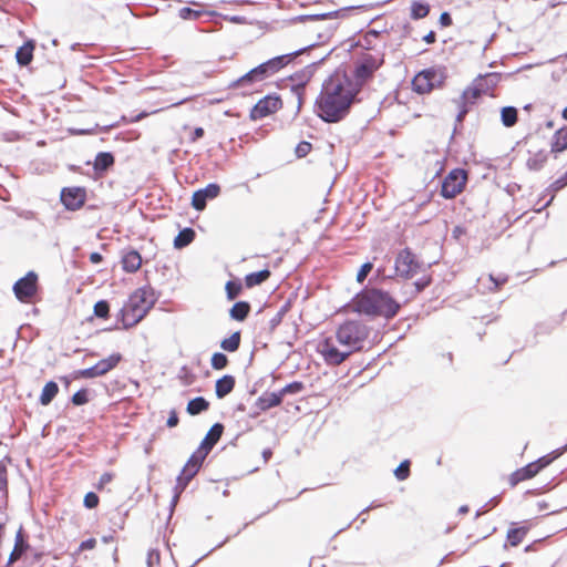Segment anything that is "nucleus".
<instances>
[{
	"instance_id": "obj_1",
	"label": "nucleus",
	"mask_w": 567,
	"mask_h": 567,
	"mask_svg": "<svg viewBox=\"0 0 567 567\" xmlns=\"http://www.w3.org/2000/svg\"><path fill=\"white\" fill-rule=\"evenodd\" d=\"M371 328L359 319H348L340 323L334 336L323 337L317 346V352L328 365L338 367L350 355L363 350Z\"/></svg>"
},
{
	"instance_id": "obj_2",
	"label": "nucleus",
	"mask_w": 567,
	"mask_h": 567,
	"mask_svg": "<svg viewBox=\"0 0 567 567\" xmlns=\"http://www.w3.org/2000/svg\"><path fill=\"white\" fill-rule=\"evenodd\" d=\"M358 94L347 72L337 70L322 84L315 103L316 113L327 123H338L349 114Z\"/></svg>"
},
{
	"instance_id": "obj_3",
	"label": "nucleus",
	"mask_w": 567,
	"mask_h": 567,
	"mask_svg": "<svg viewBox=\"0 0 567 567\" xmlns=\"http://www.w3.org/2000/svg\"><path fill=\"white\" fill-rule=\"evenodd\" d=\"M349 307L360 315L388 319L395 317L400 310V303L389 292L377 288H367L357 293Z\"/></svg>"
},
{
	"instance_id": "obj_4",
	"label": "nucleus",
	"mask_w": 567,
	"mask_h": 567,
	"mask_svg": "<svg viewBox=\"0 0 567 567\" xmlns=\"http://www.w3.org/2000/svg\"><path fill=\"white\" fill-rule=\"evenodd\" d=\"M383 63L384 53L382 51L358 53L353 62L352 84L357 86L359 92L373 80L375 72Z\"/></svg>"
},
{
	"instance_id": "obj_5",
	"label": "nucleus",
	"mask_w": 567,
	"mask_h": 567,
	"mask_svg": "<svg viewBox=\"0 0 567 567\" xmlns=\"http://www.w3.org/2000/svg\"><path fill=\"white\" fill-rule=\"evenodd\" d=\"M144 288L135 290L124 303L120 311V320L124 329L136 326L148 312L152 307V300Z\"/></svg>"
},
{
	"instance_id": "obj_6",
	"label": "nucleus",
	"mask_w": 567,
	"mask_h": 567,
	"mask_svg": "<svg viewBox=\"0 0 567 567\" xmlns=\"http://www.w3.org/2000/svg\"><path fill=\"white\" fill-rule=\"evenodd\" d=\"M445 80V72L432 66L417 72L412 79L411 85L413 92L425 95L436 89L443 87Z\"/></svg>"
},
{
	"instance_id": "obj_7",
	"label": "nucleus",
	"mask_w": 567,
	"mask_h": 567,
	"mask_svg": "<svg viewBox=\"0 0 567 567\" xmlns=\"http://www.w3.org/2000/svg\"><path fill=\"white\" fill-rule=\"evenodd\" d=\"M39 290V276L33 270L28 271L22 278L18 279L12 287L14 297L25 305L35 302Z\"/></svg>"
},
{
	"instance_id": "obj_8",
	"label": "nucleus",
	"mask_w": 567,
	"mask_h": 567,
	"mask_svg": "<svg viewBox=\"0 0 567 567\" xmlns=\"http://www.w3.org/2000/svg\"><path fill=\"white\" fill-rule=\"evenodd\" d=\"M423 268V262L410 248L400 250L395 257L394 271L398 277L412 279L421 272Z\"/></svg>"
},
{
	"instance_id": "obj_9",
	"label": "nucleus",
	"mask_w": 567,
	"mask_h": 567,
	"mask_svg": "<svg viewBox=\"0 0 567 567\" xmlns=\"http://www.w3.org/2000/svg\"><path fill=\"white\" fill-rule=\"evenodd\" d=\"M468 179V174L463 168H454L447 173L442 182L441 196L445 199H453L460 195Z\"/></svg>"
},
{
	"instance_id": "obj_10",
	"label": "nucleus",
	"mask_w": 567,
	"mask_h": 567,
	"mask_svg": "<svg viewBox=\"0 0 567 567\" xmlns=\"http://www.w3.org/2000/svg\"><path fill=\"white\" fill-rule=\"evenodd\" d=\"M284 102L277 94H268L260 99L249 112V118L251 121L262 120L270 116L281 110Z\"/></svg>"
},
{
	"instance_id": "obj_11",
	"label": "nucleus",
	"mask_w": 567,
	"mask_h": 567,
	"mask_svg": "<svg viewBox=\"0 0 567 567\" xmlns=\"http://www.w3.org/2000/svg\"><path fill=\"white\" fill-rule=\"evenodd\" d=\"M60 199L65 209L79 210L86 202V189L80 186L64 187L61 190Z\"/></svg>"
},
{
	"instance_id": "obj_12",
	"label": "nucleus",
	"mask_w": 567,
	"mask_h": 567,
	"mask_svg": "<svg viewBox=\"0 0 567 567\" xmlns=\"http://www.w3.org/2000/svg\"><path fill=\"white\" fill-rule=\"evenodd\" d=\"M220 194V186L216 183L208 184L205 188L198 189L193 194L192 206L202 212L206 207L208 199H214Z\"/></svg>"
},
{
	"instance_id": "obj_13",
	"label": "nucleus",
	"mask_w": 567,
	"mask_h": 567,
	"mask_svg": "<svg viewBox=\"0 0 567 567\" xmlns=\"http://www.w3.org/2000/svg\"><path fill=\"white\" fill-rule=\"evenodd\" d=\"M270 75L271 74L269 73V71L267 70L265 64L261 63L258 66H256L252 70H250L249 72H247L241 78H239L235 82V86L243 87V86H246V85L251 84L254 82L264 81L265 79L269 78Z\"/></svg>"
},
{
	"instance_id": "obj_14",
	"label": "nucleus",
	"mask_w": 567,
	"mask_h": 567,
	"mask_svg": "<svg viewBox=\"0 0 567 567\" xmlns=\"http://www.w3.org/2000/svg\"><path fill=\"white\" fill-rule=\"evenodd\" d=\"M380 34L377 31H369L361 38H359L355 43V55L359 52H373V51H382L379 48Z\"/></svg>"
},
{
	"instance_id": "obj_15",
	"label": "nucleus",
	"mask_w": 567,
	"mask_h": 567,
	"mask_svg": "<svg viewBox=\"0 0 567 567\" xmlns=\"http://www.w3.org/2000/svg\"><path fill=\"white\" fill-rule=\"evenodd\" d=\"M302 52H303V49H300L292 53L278 55V56H275V58L264 62V64L267 68V70L269 71V73L272 75V74L279 72L281 69H284L287 64H289L293 60V58H296L297 55H299Z\"/></svg>"
},
{
	"instance_id": "obj_16",
	"label": "nucleus",
	"mask_w": 567,
	"mask_h": 567,
	"mask_svg": "<svg viewBox=\"0 0 567 567\" xmlns=\"http://www.w3.org/2000/svg\"><path fill=\"white\" fill-rule=\"evenodd\" d=\"M122 269L127 274H134L142 267V256L135 249L125 251L121 258Z\"/></svg>"
},
{
	"instance_id": "obj_17",
	"label": "nucleus",
	"mask_w": 567,
	"mask_h": 567,
	"mask_svg": "<svg viewBox=\"0 0 567 567\" xmlns=\"http://www.w3.org/2000/svg\"><path fill=\"white\" fill-rule=\"evenodd\" d=\"M535 468L536 467L533 466L532 463H529L526 466L516 470L511 475H508V477H507L508 485L511 487H515L520 482H524V481L535 477L537 475Z\"/></svg>"
},
{
	"instance_id": "obj_18",
	"label": "nucleus",
	"mask_w": 567,
	"mask_h": 567,
	"mask_svg": "<svg viewBox=\"0 0 567 567\" xmlns=\"http://www.w3.org/2000/svg\"><path fill=\"white\" fill-rule=\"evenodd\" d=\"M529 529L530 527L528 525L518 526L517 524H512V527L506 534V543L511 547L518 546L524 540Z\"/></svg>"
},
{
	"instance_id": "obj_19",
	"label": "nucleus",
	"mask_w": 567,
	"mask_h": 567,
	"mask_svg": "<svg viewBox=\"0 0 567 567\" xmlns=\"http://www.w3.org/2000/svg\"><path fill=\"white\" fill-rule=\"evenodd\" d=\"M567 150V125L558 128L551 136L550 153L557 155Z\"/></svg>"
},
{
	"instance_id": "obj_20",
	"label": "nucleus",
	"mask_w": 567,
	"mask_h": 567,
	"mask_svg": "<svg viewBox=\"0 0 567 567\" xmlns=\"http://www.w3.org/2000/svg\"><path fill=\"white\" fill-rule=\"evenodd\" d=\"M223 433L224 425L221 423H215L209 429L199 446H202L203 449L210 453L215 444L220 440Z\"/></svg>"
},
{
	"instance_id": "obj_21",
	"label": "nucleus",
	"mask_w": 567,
	"mask_h": 567,
	"mask_svg": "<svg viewBox=\"0 0 567 567\" xmlns=\"http://www.w3.org/2000/svg\"><path fill=\"white\" fill-rule=\"evenodd\" d=\"M548 159V153L546 150H529L526 165L532 171H539L544 167Z\"/></svg>"
},
{
	"instance_id": "obj_22",
	"label": "nucleus",
	"mask_w": 567,
	"mask_h": 567,
	"mask_svg": "<svg viewBox=\"0 0 567 567\" xmlns=\"http://www.w3.org/2000/svg\"><path fill=\"white\" fill-rule=\"evenodd\" d=\"M28 549L29 544L24 540L22 528H20L16 534L14 547L10 553L8 564L19 560Z\"/></svg>"
},
{
	"instance_id": "obj_23",
	"label": "nucleus",
	"mask_w": 567,
	"mask_h": 567,
	"mask_svg": "<svg viewBox=\"0 0 567 567\" xmlns=\"http://www.w3.org/2000/svg\"><path fill=\"white\" fill-rule=\"evenodd\" d=\"M122 361V354L112 353L107 358H104L95 363L96 370L100 377L105 375L113 369L117 367V364Z\"/></svg>"
},
{
	"instance_id": "obj_24",
	"label": "nucleus",
	"mask_w": 567,
	"mask_h": 567,
	"mask_svg": "<svg viewBox=\"0 0 567 567\" xmlns=\"http://www.w3.org/2000/svg\"><path fill=\"white\" fill-rule=\"evenodd\" d=\"M236 380L233 375H224L218 379L215 384V392L218 399H223L228 395L235 388Z\"/></svg>"
},
{
	"instance_id": "obj_25",
	"label": "nucleus",
	"mask_w": 567,
	"mask_h": 567,
	"mask_svg": "<svg viewBox=\"0 0 567 567\" xmlns=\"http://www.w3.org/2000/svg\"><path fill=\"white\" fill-rule=\"evenodd\" d=\"M480 89L484 90V95H494V90L497 86L498 78L496 74H486L484 76H480L474 81Z\"/></svg>"
},
{
	"instance_id": "obj_26",
	"label": "nucleus",
	"mask_w": 567,
	"mask_h": 567,
	"mask_svg": "<svg viewBox=\"0 0 567 567\" xmlns=\"http://www.w3.org/2000/svg\"><path fill=\"white\" fill-rule=\"evenodd\" d=\"M34 44L32 41L25 42L16 53L17 61L20 65L27 66L33 59Z\"/></svg>"
},
{
	"instance_id": "obj_27",
	"label": "nucleus",
	"mask_w": 567,
	"mask_h": 567,
	"mask_svg": "<svg viewBox=\"0 0 567 567\" xmlns=\"http://www.w3.org/2000/svg\"><path fill=\"white\" fill-rule=\"evenodd\" d=\"M198 471L199 468H197L194 464L187 461L177 478L178 486L182 489H184L187 486V484L194 478V476L198 473Z\"/></svg>"
},
{
	"instance_id": "obj_28",
	"label": "nucleus",
	"mask_w": 567,
	"mask_h": 567,
	"mask_svg": "<svg viewBox=\"0 0 567 567\" xmlns=\"http://www.w3.org/2000/svg\"><path fill=\"white\" fill-rule=\"evenodd\" d=\"M195 236L196 234L193 228L187 227L182 229L174 239V247L177 249H182L188 246L190 243H193Z\"/></svg>"
},
{
	"instance_id": "obj_29",
	"label": "nucleus",
	"mask_w": 567,
	"mask_h": 567,
	"mask_svg": "<svg viewBox=\"0 0 567 567\" xmlns=\"http://www.w3.org/2000/svg\"><path fill=\"white\" fill-rule=\"evenodd\" d=\"M59 393V386L54 381H49L45 383V385L42 389V392L40 394V403L42 405H49L52 400Z\"/></svg>"
},
{
	"instance_id": "obj_30",
	"label": "nucleus",
	"mask_w": 567,
	"mask_h": 567,
	"mask_svg": "<svg viewBox=\"0 0 567 567\" xmlns=\"http://www.w3.org/2000/svg\"><path fill=\"white\" fill-rule=\"evenodd\" d=\"M249 312L250 305L247 301H238L231 307L229 315L237 321H244L248 317Z\"/></svg>"
},
{
	"instance_id": "obj_31",
	"label": "nucleus",
	"mask_w": 567,
	"mask_h": 567,
	"mask_svg": "<svg viewBox=\"0 0 567 567\" xmlns=\"http://www.w3.org/2000/svg\"><path fill=\"white\" fill-rule=\"evenodd\" d=\"M270 277V270L262 269L257 272L248 274L245 277V285L247 288H252L255 286L261 285Z\"/></svg>"
},
{
	"instance_id": "obj_32",
	"label": "nucleus",
	"mask_w": 567,
	"mask_h": 567,
	"mask_svg": "<svg viewBox=\"0 0 567 567\" xmlns=\"http://www.w3.org/2000/svg\"><path fill=\"white\" fill-rule=\"evenodd\" d=\"M208 408L209 402L203 396H197L188 402L186 411L190 415H197L208 410Z\"/></svg>"
},
{
	"instance_id": "obj_33",
	"label": "nucleus",
	"mask_w": 567,
	"mask_h": 567,
	"mask_svg": "<svg viewBox=\"0 0 567 567\" xmlns=\"http://www.w3.org/2000/svg\"><path fill=\"white\" fill-rule=\"evenodd\" d=\"M484 93V90L480 89L474 82L471 86L464 90L462 94L463 104H474Z\"/></svg>"
},
{
	"instance_id": "obj_34",
	"label": "nucleus",
	"mask_w": 567,
	"mask_h": 567,
	"mask_svg": "<svg viewBox=\"0 0 567 567\" xmlns=\"http://www.w3.org/2000/svg\"><path fill=\"white\" fill-rule=\"evenodd\" d=\"M281 402H282V396H281L280 391L271 392V393H265L259 399V404H260L262 410H267V409H270V408L278 406V405L281 404Z\"/></svg>"
},
{
	"instance_id": "obj_35",
	"label": "nucleus",
	"mask_w": 567,
	"mask_h": 567,
	"mask_svg": "<svg viewBox=\"0 0 567 567\" xmlns=\"http://www.w3.org/2000/svg\"><path fill=\"white\" fill-rule=\"evenodd\" d=\"M241 341L240 331L231 333L228 338L221 340L220 347L227 352H235L239 349Z\"/></svg>"
},
{
	"instance_id": "obj_36",
	"label": "nucleus",
	"mask_w": 567,
	"mask_h": 567,
	"mask_svg": "<svg viewBox=\"0 0 567 567\" xmlns=\"http://www.w3.org/2000/svg\"><path fill=\"white\" fill-rule=\"evenodd\" d=\"M502 123L506 127H512L517 123L518 112L514 106H505L501 111Z\"/></svg>"
},
{
	"instance_id": "obj_37",
	"label": "nucleus",
	"mask_w": 567,
	"mask_h": 567,
	"mask_svg": "<svg viewBox=\"0 0 567 567\" xmlns=\"http://www.w3.org/2000/svg\"><path fill=\"white\" fill-rule=\"evenodd\" d=\"M114 164V156L107 152H101L95 156L94 168L97 171H106Z\"/></svg>"
},
{
	"instance_id": "obj_38",
	"label": "nucleus",
	"mask_w": 567,
	"mask_h": 567,
	"mask_svg": "<svg viewBox=\"0 0 567 567\" xmlns=\"http://www.w3.org/2000/svg\"><path fill=\"white\" fill-rule=\"evenodd\" d=\"M410 9V16L413 20L423 19L430 13V4L421 1H413Z\"/></svg>"
},
{
	"instance_id": "obj_39",
	"label": "nucleus",
	"mask_w": 567,
	"mask_h": 567,
	"mask_svg": "<svg viewBox=\"0 0 567 567\" xmlns=\"http://www.w3.org/2000/svg\"><path fill=\"white\" fill-rule=\"evenodd\" d=\"M208 454H209V452H207L202 446H198V449L188 458V462L194 464L197 468L200 470V467H202L204 461L206 460V457L208 456Z\"/></svg>"
},
{
	"instance_id": "obj_40",
	"label": "nucleus",
	"mask_w": 567,
	"mask_h": 567,
	"mask_svg": "<svg viewBox=\"0 0 567 567\" xmlns=\"http://www.w3.org/2000/svg\"><path fill=\"white\" fill-rule=\"evenodd\" d=\"M93 312L95 317L107 319L110 317V305L106 300H100L94 305Z\"/></svg>"
},
{
	"instance_id": "obj_41",
	"label": "nucleus",
	"mask_w": 567,
	"mask_h": 567,
	"mask_svg": "<svg viewBox=\"0 0 567 567\" xmlns=\"http://www.w3.org/2000/svg\"><path fill=\"white\" fill-rule=\"evenodd\" d=\"M210 365L215 370H223L228 365V358L221 352H215L212 355Z\"/></svg>"
},
{
	"instance_id": "obj_42",
	"label": "nucleus",
	"mask_w": 567,
	"mask_h": 567,
	"mask_svg": "<svg viewBox=\"0 0 567 567\" xmlns=\"http://www.w3.org/2000/svg\"><path fill=\"white\" fill-rule=\"evenodd\" d=\"M432 281V277L430 275L423 276L421 279L415 281L413 286V290L410 292V298L415 297L417 293H420L423 289H425Z\"/></svg>"
},
{
	"instance_id": "obj_43",
	"label": "nucleus",
	"mask_w": 567,
	"mask_h": 567,
	"mask_svg": "<svg viewBox=\"0 0 567 567\" xmlns=\"http://www.w3.org/2000/svg\"><path fill=\"white\" fill-rule=\"evenodd\" d=\"M227 298L234 300L243 290L241 284L237 281H228L225 286Z\"/></svg>"
},
{
	"instance_id": "obj_44",
	"label": "nucleus",
	"mask_w": 567,
	"mask_h": 567,
	"mask_svg": "<svg viewBox=\"0 0 567 567\" xmlns=\"http://www.w3.org/2000/svg\"><path fill=\"white\" fill-rule=\"evenodd\" d=\"M410 465L411 462L409 460H405L400 463V465L395 468L394 475L399 481H404L410 475Z\"/></svg>"
},
{
	"instance_id": "obj_45",
	"label": "nucleus",
	"mask_w": 567,
	"mask_h": 567,
	"mask_svg": "<svg viewBox=\"0 0 567 567\" xmlns=\"http://www.w3.org/2000/svg\"><path fill=\"white\" fill-rule=\"evenodd\" d=\"M556 457L557 455H554L553 453L547 454L545 456L539 457L537 461L532 462V465L536 467L535 471L538 474L543 468L548 466Z\"/></svg>"
},
{
	"instance_id": "obj_46",
	"label": "nucleus",
	"mask_w": 567,
	"mask_h": 567,
	"mask_svg": "<svg viewBox=\"0 0 567 567\" xmlns=\"http://www.w3.org/2000/svg\"><path fill=\"white\" fill-rule=\"evenodd\" d=\"M489 281L493 284V287L489 288L492 291H498L507 281L508 276L507 275H488Z\"/></svg>"
},
{
	"instance_id": "obj_47",
	"label": "nucleus",
	"mask_w": 567,
	"mask_h": 567,
	"mask_svg": "<svg viewBox=\"0 0 567 567\" xmlns=\"http://www.w3.org/2000/svg\"><path fill=\"white\" fill-rule=\"evenodd\" d=\"M312 150V144L307 141H301L295 148V154L298 158L306 157Z\"/></svg>"
},
{
	"instance_id": "obj_48",
	"label": "nucleus",
	"mask_w": 567,
	"mask_h": 567,
	"mask_svg": "<svg viewBox=\"0 0 567 567\" xmlns=\"http://www.w3.org/2000/svg\"><path fill=\"white\" fill-rule=\"evenodd\" d=\"M302 390H303L302 382L296 381V382L289 383L286 386H284L280 390V393H281V396L284 398L286 394H296V393L301 392Z\"/></svg>"
},
{
	"instance_id": "obj_49",
	"label": "nucleus",
	"mask_w": 567,
	"mask_h": 567,
	"mask_svg": "<svg viewBox=\"0 0 567 567\" xmlns=\"http://www.w3.org/2000/svg\"><path fill=\"white\" fill-rule=\"evenodd\" d=\"M100 504V498L94 492H89L84 495L83 498V505L89 508L93 509L96 508Z\"/></svg>"
},
{
	"instance_id": "obj_50",
	"label": "nucleus",
	"mask_w": 567,
	"mask_h": 567,
	"mask_svg": "<svg viewBox=\"0 0 567 567\" xmlns=\"http://www.w3.org/2000/svg\"><path fill=\"white\" fill-rule=\"evenodd\" d=\"M97 377H100V374L96 370L95 364L91 368L79 370L78 372H75L74 375L75 379H93Z\"/></svg>"
},
{
	"instance_id": "obj_51",
	"label": "nucleus",
	"mask_w": 567,
	"mask_h": 567,
	"mask_svg": "<svg viewBox=\"0 0 567 567\" xmlns=\"http://www.w3.org/2000/svg\"><path fill=\"white\" fill-rule=\"evenodd\" d=\"M72 403L74 405H83V404H86L89 402V393H87V390L85 389H82V390H79L78 392H75L73 395H72V399H71Z\"/></svg>"
},
{
	"instance_id": "obj_52",
	"label": "nucleus",
	"mask_w": 567,
	"mask_h": 567,
	"mask_svg": "<svg viewBox=\"0 0 567 567\" xmlns=\"http://www.w3.org/2000/svg\"><path fill=\"white\" fill-rule=\"evenodd\" d=\"M372 269H373V264L372 262H364L360 267V269H359V271L357 274V281L359 284H362L367 279L368 275L371 272Z\"/></svg>"
},
{
	"instance_id": "obj_53",
	"label": "nucleus",
	"mask_w": 567,
	"mask_h": 567,
	"mask_svg": "<svg viewBox=\"0 0 567 567\" xmlns=\"http://www.w3.org/2000/svg\"><path fill=\"white\" fill-rule=\"evenodd\" d=\"M114 480V474L111 473V472H105L103 473L100 478H99V482L95 484V488L99 491V492H102L104 489V487L111 483L112 481Z\"/></svg>"
},
{
	"instance_id": "obj_54",
	"label": "nucleus",
	"mask_w": 567,
	"mask_h": 567,
	"mask_svg": "<svg viewBox=\"0 0 567 567\" xmlns=\"http://www.w3.org/2000/svg\"><path fill=\"white\" fill-rule=\"evenodd\" d=\"M96 539L95 538H89L84 542H82L79 546V548L76 549V551L74 553V556H79L82 551L84 550H92L96 547Z\"/></svg>"
},
{
	"instance_id": "obj_55",
	"label": "nucleus",
	"mask_w": 567,
	"mask_h": 567,
	"mask_svg": "<svg viewBox=\"0 0 567 567\" xmlns=\"http://www.w3.org/2000/svg\"><path fill=\"white\" fill-rule=\"evenodd\" d=\"M0 491L8 492V471L3 462H0Z\"/></svg>"
},
{
	"instance_id": "obj_56",
	"label": "nucleus",
	"mask_w": 567,
	"mask_h": 567,
	"mask_svg": "<svg viewBox=\"0 0 567 567\" xmlns=\"http://www.w3.org/2000/svg\"><path fill=\"white\" fill-rule=\"evenodd\" d=\"M199 16V11H195L190 8L185 7L179 10V17L183 19H197Z\"/></svg>"
},
{
	"instance_id": "obj_57",
	"label": "nucleus",
	"mask_w": 567,
	"mask_h": 567,
	"mask_svg": "<svg viewBox=\"0 0 567 567\" xmlns=\"http://www.w3.org/2000/svg\"><path fill=\"white\" fill-rule=\"evenodd\" d=\"M179 422V419H178V415H177V412L175 410H172L169 412V416L167 419V426L168 427H175Z\"/></svg>"
},
{
	"instance_id": "obj_58",
	"label": "nucleus",
	"mask_w": 567,
	"mask_h": 567,
	"mask_svg": "<svg viewBox=\"0 0 567 567\" xmlns=\"http://www.w3.org/2000/svg\"><path fill=\"white\" fill-rule=\"evenodd\" d=\"M439 21H440V24L444 28L452 25V22H453L452 17L450 16L449 12L441 13Z\"/></svg>"
},
{
	"instance_id": "obj_59",
	"label": "nucleus",
	"mask_w": 567,
	"mask_h": 567,
	"mask_svg": "<svg viewBox=\"0 0 567 567\" xmlns=\"http://www.w3.org/2000/svg\"><path fill=\"white\" fill-rule=\"evenodd\" d=\"M566 185H567V181H565V178L561 176L560 178L556 179L551 184V188L554 192H558V190L563 189Z\"/></svg>"
},
{
	"instance_id": "obj_60",
	"label": "nucleus",
	"mask_w": 567,
	"mask_h": 567,
	"mask_svg": "<svg viewBox=\"0 0 567 567\" xmlns=\"http://www.w3.org/2000/svg\"><path fill=\"white\" fill-rule=\"evenodd\" d=\"M158 111H159V110H155V111H152V112H150V113H148V112H142V113L137 114L136 116L132 117V118L130 120V123L138 122V121H141V120H143V118L147 117V116H148V115H151V114H155V113H157Z\"/></svg>"
},
{
	"instance_id": "obj_61",
	"label": "nucleus",
	"mask_w": 567,
	"mask_h": 567,
	"mask_svg": "<svg viewBox=\"0 0 567 567\" xmlns=\"http://www.w3.org/2000/svg\"><path fill=\"white\" fill-rule=\"evenodd\" d=\"M89 259L92 264H100L103 261V256L100 252L94 251L90 254Z\"/></svg>"
},
{
	"instance_id": "obj_62",
	"label": "nucleus",
	"mask_w": 567,
	"mask_h": 567,
	"mask_svg": "<svg viewBox=\"0 0 567 567\" xmlns=\"http://www.w3.org/2000/svg\"><path fill=\"white\" fill-rule=\"evenodd\" d=\"M204 136V130L202 127H196L193 132V136L190 138L192 142H196L197 140Z\"/></svg>"
},
{
	"instance_id": "obj_63",
	"label": "nucleus",
	"mask_w": 567,
	"mask_h": 567,
	"mask_svg": "<svg viewBox=\"0 0 567 567\" xmlns=\"http://www.w3.org/2000/svg\"><path fill=\"white\" fill-rule=\"evenodd\" d=\"M423 41L429 44H432L436 41V34L434 31H430L426 35L423 37Z\"/></svg>"
},
{
	"instance_id": "obj_64",
	"label": "nucleus",
	"mask_w": 567,
	"mask_h": 567,
	"mask_svg": "<svg viewBox=\"0 0 567 567\" xmlns=\"http://www.w3.org/2000/svg\"><path fill=\"white\" fill-rule=\"evenodd\" d=\"M470 511L467 505H463L458 508V513L466 514Z\"/></svg>"
}]
</instances>
